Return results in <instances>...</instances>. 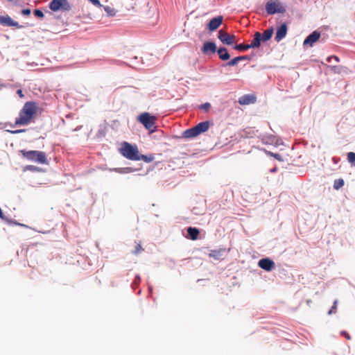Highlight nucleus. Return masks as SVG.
<instances>
[{"label":"nucleus","mask_w":355,"mask_h":355,"mask_svg":"<svg viewBox=\"0 0 355 355\" xmlns=\"http://www.w3.org/2000/svg\"><path fill=\"white\" fill-rule=\"evenodd\" d=\"M332 59L335 60L336 62H339V58L337 56H329L327 58V61L331 62Z\"/></svg>","instance_id":"nucleus-34"},{"label":"nucleus","mask_w":355,"mask_h":355,"mask_svg":"<svg viewBox=\"0 0 355 355\" xmlns=\"http://www.w3.org/2000/svg\"><path fill=\"white\" fill-rule=\"evenodd\" d=\"M258 265L261 268L270 271L274 268L275 263L268 258H264L259 261Z\"/></svg>","instance_id":"nucleus-9"},{"label":"nucleus","mask_w":355,"mask_h":355,"mask_svg":"<svg viewBox=\"0 0 355 355\" xmlns=\"http://www.w3.org/2000/svg\"><path fill=\"white\" fill-rule=\"evenodd\" d=\"M235 49L238 51H244L250 49V44H238L235 46Z\"/></svg>","instance_id":"nucleus-26"},{"label":"nucleus","mask_w":355,"mask_h":355,"mask_svg":"<svg viewBox=\"0 0 355 355\" xmlns=\"http://www.w3.org/2000/svg\"><path fill=\"white\" fill-rule=\"evenodd\" d=\"M287 33V27L286 24H282L281 26L277 29L275 36V40L277 41H280L282 40Z\"/></svg>","instance_id":"nucleus-13"},{"label":"nucleus","mask_w":355,"mask_h":355,"mask_svg":"<svg viewBox=\"0 0 355 355\" xmlns=\"http://www.w3.org/2000/svg\"><path fill=\"white\" fill-rule=\"evenodd\" d=\"M337 304H338V300H334V304L329 311V314L335 313L336 312Z\"/></svg>","instance_id":"nucleus-28"},{"label":"nucleus","mask_w":355,"mask_h":355,"mask_svg":"<svg viewBox=\"0 0 355 355\" xmlns=\"http://www.w3.org/2000/svg\"><path fill=\"white\" fill-rule=\"evenodd\" d=\"M21 13L24 15H29L31 14L30 9H24L21 11Z\"/></svg>","instance_id":"nucleus-35"},{"label":"nucleus","mask_w":355,"mask_h":355,"mask_svg":"<svg viewBox=\"0 0 355 355\" xmlns=\"http://www.w3.org/2000/svg\"><path fill=\"white\" fill-rule=\"evenodd\" d=\"M119 151L125 158L130 160H138L139 150L136 145H132L128 142L121 144Z\"/></svg>","instance_id":"nucleus-2"},{"label":"nucleus","mask_w":355,"mask_h":355,"mask_svg":"<svg viewBox=\"0 0 355 355\" xmlns=\"http://www.w3.org/2000/svg\"><path fill=\"white\" fill-rule=\"evenodd\" d=\"M17 94H19V96L20 97H21V98L24 96V95H23V94H22V91H21V89H19V90L17 91Z\"/></svg>","instance_id":"nucleus-39"},{"label":"nucleus","mask_w":355,"mask_h":355,"mask_svg":"<svg viewBox=\"0 0 355 355\" xmlns=\"http://www.w3.org/2000/svg\"><path fill=\"white\" fill-rule=\"evenodd\" d=\"M225 252V250L223 248L214 250L210 251L209 256L216 259H219L221 258V257L224 254Z\"/></svg>","instance_id":"nucleus-14"},{"label":"nucleus","mask_w":355,"mask_h":355,"mask_svg":"<svg viewBox=\"0 0 355 355\" xmlns=\"http://www.w3.org/2000/svg\"><path fill=\"white\" fill-rule=\"evenodd\" d=\"M210 107H211V105L209 103H205L201 105L200 108L205 111H208L209 109L210 108Z\"/></svg>","instance_id":"nucleus-31"},{"label":"nucleus","mask_w":355,"mask_h":355,"mask_svg":"<svg viewBox=\"0 0 355 355\" xmlns=\"http://www.w3.org/2000/svg\"><path fill=\"white\" fill-rule=\"evenodd\" d=\"M187 233L189 236V238L191 239V240H196L198 239V236L199 235V230L196 228V227H189L188 229H187Z\"/></svg>","instance_id":"nucleus-16"},{"label":"nucleus","mask_w":355,"mask_h":355,"mask_svg":"<svg viewBox=\"0 0 355 355\" xmlns=\"http://www.w3.org/2000/svg\"><path fill=\"white\" fill-rule=\"evenodd\" d=\"M253 100L250 96H243L239 99L240 104H249L252 103Z\"/></svg>","instance_id":"nucleus-24"},{"label":"nucleus","mask_w":355,"mask_h":355,"mask_svg":"<svg viewBox=\"0 0 355 355\" xmlns=\"http://www.w3.org/2000/svg\"><path fill=\"white\" fill-rule=\"evenodd\" d=\"M261 34L258 32H257L254 34V38L252 41L251 44H250V48H257L259 47L261 44Z\"/></svg>","instance_id":"nucleus-17"},{"label":"nucleus","mask_w":355,"mask_h":355,"mask_svg":"<svg viewBox=\"0 0 355 355\" xmlns=\"http://www.w3.org/2000/svg\"><path fill=\"white\" fill-rule=\"evenodd\" d=\"M153 159H154V157L153 155L147 156V155H141L139 153L138 160H143L144 162H145L146 163H150L152 161H153Z\"/></svg>","instance_id":"nucleus-21"},{"label":"nucleus","mask_w":355,"mask_h":355,"mask_svg":"<svg viewBox=\"0 0 355 355\" xmlns=\"http://www.w3.org/2000/svg\"><path fill=\"white\" fill-rule=\"evenodd\" d=\"M37 107L33 102H27L24 104L23 108L19 112V117L16 119L17 125L28 124L35 114L37 113Z\"/></svg>","instance_id":"nucleus-1"},{"label":"nucleus","mask_w":355,"mask_h":355,"mask_svg":"<svg viewBox=\"0 0 355 355\" xmlns=\"http://www.w3.org/2000/svg\"><path fill=\"white\" fill-rule=\"evenodd\" d=\"M8 1H10V2L13 3H15V4L17 3L19 1V0H8Z\"/></svg>","instance_id":"nucleus-41"},{"label":"nucleus","mask_w":355,"mask_h":355,"mask_svg":"<svg viewBox=\"0 0 355 355\" xmlns=\"http://www.w3.org/2000/svg\"><path fill=\"white\" fill-rule=\"evenodd\" d=\"M34 14L40 18L44 17V13L40 10H35Z\"/></svg>","instance_id":"nucleus-33"},{"label":"nucleus","mask_w":355,"mask_h":355,"mask_svg":"<svg viewBox=\"0 0 355 355\" xmlns=\"http://www.w3.org/2000/svg\"><path fill=\"white\" fill-rule=\"evenodd\" d=\"M137 120L142 123L146 129L151 130L154 128L156 117L148 112H144L137 117Z\"/></svg>","instance_id":"nucleus-5"},{"label":"nucleus","mask_w":355,"mask_h":355,"mask_svg":"<svg viewBox=\"0 0 355 355\" xmlns=\"http://www.w3.org/2000/svg\"><path fill=\"white\" fill-rule=\"evenodd\" d=\"M223 19V18L222 16H218L213 18L208 24L207 27L209 30L210 31H214L216 30L221 25Z\"/></svg>","instance_id":"nucleus-10"},{"label":"nucleus","mask_w":355,"mask_h":355,"mask_svg":"<svg viewBox=\"0 0 355 355\" xmlns=\"http://www.w3.org/2000/svg\"><path fill=\"white\" fill-rule=\"evenodd\" d=\"M320 37V33L314 31L310 34L304 41L303 46L304 47H311Z\"/></svg>","instance_id":"nucleus-8"},{"label":"nucleus","mask_w":355,"mask_h":355,"mask_svg":"<svg viewBox=\"0 0 355 355\" xmlns=\"http://www.w3.org/2000/svg\"><path fill=\"white\" fill-rule=\"evenodd\" d=\"M270 155L273 156L275 159L278 160H282L280 156L278 154L270 153Z\"/></svg>","instance_id":"nucleus-36"},{"label":"nucleus","mask_w":355,"mask_h":355,"mask_svg":"<svg viewBox=\"0 0 355 355\" xmlns=\"http://www.w3.org/2000/svg\"><path fill=\"white\" fill-rule=\"evenodd\" d=\"M243 57H236L234 59H232L230 62H229V64L230 65H235L237 64L238 61L241 60H243Z\"/></svg>","instance_id":"nucleus-29"},{"label":"nucleus","mask_w":355,"mask_h":355,"mask_svg":"<svg viewBox=\"0 0 355 355\" xmlns=\"http://www.w3.org/2000/svg\"><path fill=\"white\" fill-rule=\"evenodd\" d=\"M218 39L220 42L226 45H231L236 42V37L234 35H230L223 30L218 32Z\"/></svg>","instance_id":"nucleus-7"},{"label":"nucleus","mask_w":355,"mask_h":355,"mask_svg":"<svg viewBox=\"0 0 355 355\" xmlns=\"http://www.w3.org/2000/svg\"><path fill=\"white\" fill-rule=\"evenodd\" d=\"M115 171L120 173H133V172L136 171L137 169L132 168V167H126V168L115 169Z\"/></svg>","instance_id":"nucleus-22"},{"label":"nucleus","mask_w":355,"mask_h":355,"mask_svg":"<svg viewBox=\"0 0 355 355\" xmlns=\"http://www.w3.org/2000/svg\"><path fill=\"white\" fill-rule=\"evenodd\" d=\"M195 127H196V129L198 135H200V133L205 132L207 130H208V129L209 128V123L207 121H204V122H201V123H198Z\"/></svg>","instance_id":"nucleus-15"},{"label":"nucleus","mask_w":355,"mask_h":355,"mask_svg":"<svg viewBox=\"0 0 355 355\" xmlns=\"http://www.w3.org/2000/svg\"><path fill=\"white\" fill-rule=\"evenodd\" d=\"M143 250V248L141 245V244L138 243L137 244L136 247H135V250L134 251V254H138L139 253H140L141 251Z\"/></svg>","instance_id":"nucleus-30"},{"label":"nucleus","mask_w":355,"mask_h":355,"mask_svg":"<svg viewBox=\"0 0 355 355\" xmlns=\"http://www.w3.org/2000/svg\"><path fill=\"white\" fill-rule=\"evenodd\" d=\"M219 58L223 60H227L230 58V54L228 53L225 48H220L218 50Z\"/></svg>","instance_id":"nucleus-19"},{"label":"nucleus","mask_w":355,"mask_h":355,"mask_svg":"<svg viewBox=\"0 0 355 355\" xmlns=\"http://www.w3.org/2000/svg\"><path fill=\"white\" fill-rule=\"evenodd\" d=\"M22 156L28 160L34 161L40 164H44L46 162V157L44 153L37 150H29L26 151L22 150L20 151Z\"/></svg>","instance_id":"nucleus-3"},{"label":"nucleus","mask_w":355,"mask_h":355,"mask_svg":"<svg viewBox=\"0 0 355 355\" xmlns=\"http://www.w3.org/2000/svg\"><path fill=\"white\" fill-rule=\"evenodd\" d=\"M344 185V180L343 179H338L334 181V187L336 189L341 188Z\"/></svg>","instance_id":"nucleus-25"},{"label":"nucleus","mask_w":355,"mask_h":355,"mask_svg":"<svg viewBox=\"0 0 355 355\" xmlns=\"http://www.w3.org/2000/svg\"><path fill=\"white\" fill-rule=\"evenodd\" d=\"M28 168L32 171H40L37 167L33 166H29Z\"/></svg>","instance_id":"nucleus-37"},{"label":"nucleus","mask_w":355,"mask_h":355,"mask_svg":"<svg viewBox=\"0 0 355 355\" xmlns=\"http://www.w3.org/2000/svg\"><path fill=\"white\" fill-rule=\"evenodd\" d=\"M198 135H199L196 129V127H194L193 128H191V129H189V130H187L186 131H184L182 134V137L191 138V137H196Z\"/></svg>","instance_id":"nucleus-18"},{"label":"nucleus","mask_w":355,"mask_h":355,"mask_svg":"<svg viewBox=\"0 0 355 355\" xmlns=\"http://www.w3.org/2000/svg\"><path fill=\"white\" fill-rule=\"evenodd\" d=\"M104 10L106 12L108 16L113 17L116 15V11L114 8L110 6H103Z\"/></svg>","instance_id":"nucleus-23"},{"label":"nucleus","mask_w":355,"mask_h":355,"mask_svg":"<svg viewBox=\"0 0 355 355\" xmlns=\"http://www.w3.org/2000/svg\"><path fill=\"white\" fill-rule=\"evenodd\" d=\"M23 132L22 130H17L13 131L12 132L14 133V134H16V133H19V132Z\"/></svg>","instance_id":"nucleus-42"},{"label":"nucleus","mask_w":355,"mask_h":355,"mask_svg":"<svg viewBox=\"0 0 355 355\" xmlns=\"http://www.w3.org/2000/svg\"><path fill=\"white\" fill-rule=\"evenodd\" d=\"M202 52L209 55L216 52V45L212 42H207L203 44Z\"/></svg>","instance_id":"nucleus-11"},{"label":"nucleus","mask_w":355,"mask_h":355,"mask_svg":"<svg viewBox=\"0 0 355 355\" xmlns=\"http://www.w3.org/2000/svg\"><path fill=\"white\" fill-rule=\"evenodd\" d=\"M0 218H1V219L4 218V215H3V211L1 208H0Z\"/></svg>","instance_id":"nucleus-40"},{"label":"nucleus","mask_w":355,"mask_h":355,"mask_svg":"<svg viewBox=\"0 0 355 355\" xmlns=\"http://www.w3.org/2000/svg\"><path fill=\"white\" fill-rule=\"evenodd\" d=\"M90 1L93 5L98 6V7H102L103 6L100 3L99 0H88Z\"/></svg>","instance_id":"nucleus-32"},{"label":"nucleus","mask_w":355,"mask_h":355,"mask_svg":"<svg viewBox=\"0 0 355 355\" xmlns=\"http://www.w3.org/2000/svg\"><path fill=\"white\" fill-rule=\"evenodd\" d=\"M347 160L351 163L355 162V153L350 152L347 154Z\"/></svg>","instance_id":"nucleus-27"},{"label":"nucleus","mask_w":355,"mask_h":355,"mask_svg":"<svg viewBox=\"0 0 355 355\" xmlns=\"http://www.w3.org/2000/svg\"><path fill=\"white\" fill-rule=\"evenodd\" d=\"M0 24L9 26L19 27L17 22L13 21L9 16H0Z\"/></svg>","instance_id":"nucleus-12"},{"label":"nucleus","mask_w":355,"mask_h":355,"mask_svg":"<svg viewBox=\"0 0 355 355\" xmlns=\"http://www.w3.org/2000/svg\"><path fill=\"white\" fill-rule=\"evenodd\" d=\"M49 8L54 11H69L71 7L67 0H53L49 4Z\"/></svg>","instance_id":"nucleus-6"},{"label":"nucleus","mask_w":355,"mask_h":355,"mask_svg":"<svg viewBox=\"0 0 355 355\" xmlns=\"http://www.w3.org/2000/svg\"><path fill=\"white\" fill-rule=\"evenodd\" d=\"M273 33V29L270 28L263 32V35H261L262 41H267L270 39Z\"/></svg>","instance_id":"nucleus-20"},{"label":"nucleus","mask_w":355,"mask_h":355,"mask_svg":"<svg viewBox=\"0 0 355 355\" xmlns=\"http://www.w3.org/2000/svg\"><path fill=\"white\" fill-rule=\"evenodd\" d=\"M266 10L269 15L284 13L286 6L279 0H270L266 4Z\"/></svg>","instance_id":"nucleus-4"},{"label":"nucleus","mask_w":355,"mask_h":355,"mask_svg":"<svg viewBox=\"0 0 355 355\" xmlns=\"http://www.w3.org/2000/svg\"><path fill=\"white\" fill-rule=\"evenodd\" d=\"M342 334H343L347 339H348V340L350 339V336H349V335L347 333L343 331V332H342Z\"/></svg>","instance_id":"nucleus-38"}]
</instances>
